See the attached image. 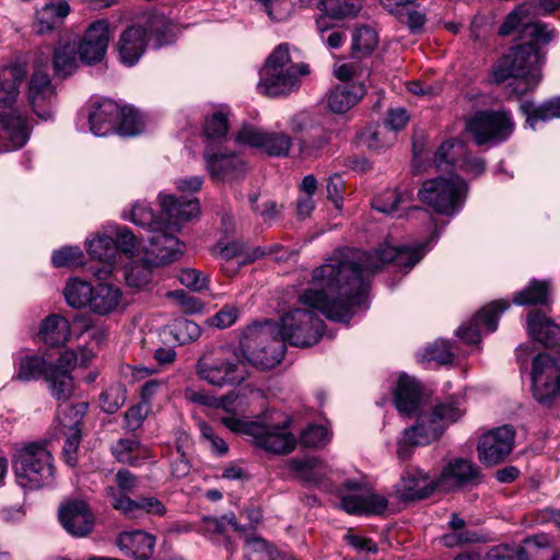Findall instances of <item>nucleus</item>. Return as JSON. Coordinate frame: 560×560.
I'll list each match as a JSON object with an SVG mask.
<instances>
[{"mask_svg":"<svg viewBox=\"0 0 560 560\" xmlns=\"http://www.w3.org/2000/svg\"><path fill=\"white\" fill-rule=\"evenodd\" d=\"M424 252V244L415 247L384 244L373 253L355 248L336 250L313 270L311 287L299 295L300 306L281 317L279 334L294 347L316 345L325 328L320 314L331 320L348 323L352 307L364 301L370 275L388 262L407 272L422 259Z\"/></svg>","mask_w":560,"mask_h":560,"instance_id":"f257e3e1","label":"nucleus"},{"mask_svg":"<svg viewBox=\"0 0 560 560\" xmlns=\"http://www.w3.org/2000/svg\"><path fill=\"white\" fill-rule=\"evenodd\" d=\"M285 340L279 334V325L273 320L248 326L240 341V353L245 364L250 363L261 369L278 365L283 357Z\"/></svg>","mask_w":560,"mask_h":560,"instance_id":"f03ea898","label":"nucleus"},{"mask_svg":"<svg viewBox=\"0 0 560 560\" xmlns=\"http://www.w3.org/2000/svg\"><path fill=\"white\" fill-rule=\"evenodd\" d=\"M310 67L306 63L293 65L285 44L279 45L267 58L259 71L258 91L267 96L288 95L300 86L301 75H307Z\"/></svg>","mask_w":560,"mask_h":560,"instance_id":"7ed1b4c3","label":"nucleus"},{"mask_svg":"<svg viewBox=\"0 0 560 560\" xmlns=\"http://www.w3.org/2000/svg\"><path fill=\"white\" fill-rule=\"evenodd\" d=\"M150 39L156 48L173 40L171 26L163 16L145 15L121 33L117 44L121 62L129 67L136 65Z\"/></svg>","mask_w":560,"mask_h":560,"instance_id":"20e7f679","label":"nucleus"},{"mask_svg":"<svg viewBox=\"0 0 560 560\" xmlns=\"http://www.w3.org/2000/svg\"><path fill=\"white\" fill-rule=\"evenodd\" d=\"M16 483L25 490H38L55 481V464L46 443L32 442L18 448L12 459Z\"/></svg>","mask_w":560,"mask_h":560,"instance_id":"39448f33","label":"nucleus"},{"mask_svg":"<svg viewBox=\"0 0 560 560\" xmlns=\"http://www.w3.org/2000/svg\"><path fill=\"white\" fill-rule=\"evenodd\" d=\"M538 44L541 42L525 40L524 44L512 47L500 59L493 71V80L497 83L510 78L522 80L525 86L520 90L521 94L534 90L541 80L540 69L544 63Z\"/></svg>","mask_w":560,"mask_h":560,"instance_id":"423d86ee","label":"nucleus"},{"mask_svg":"<svg viewBox=\"0 0 560 560\" xmlns=\"http://www.w3.org/2000/svg\"><path fill=\"white\" fill-rule=\"evenodd\" d=\"M198 377L211 386H237L248 377L245 358L240 350L218 348L205 353L196 363Z\"/></svg>","mask_w":560,"mask_h":560,"instance_id":"0eeeda50","label":"nucleus"},{"mask_svg":"<svg viewBox=\"0 0 560 560\" xmlns=\"http://www.w3.org/2000/svg\"><path fill=\"white\" fill-rule=\"evenodd\" d=\"M221 422L233 432L252 436L255 445L269 453L288 454L296 444L287 422L269 424L262 421H246L232 415L222 417Z\"/></svg>","mask_w":560,"mask_h":560,"instance_id":"6e6552de","label":"nucleus"},{"mask_svg":"<svg viewBox=\"0 0 560 560\" xmlns=\"http://www.w3.org/2000/svg\"><path fill=\"white\" fill-rule=\"evenodd\" d=\"M466 190V182L457 175L438 177L423 183L419 198L436 213L451 217L462 209Z\"/></svg>","mask_w":560,"mask_h":560,"instance_id":"1a4fd4ad","label":"nucleus"},{"mask_svg":"<svg viewBox=\"0 0 560 560\" xmlns=\"http://www.w3.org/2000/svg\"><path fill=\"white\" fill-rule=\"evenodd\" d=\"M514 127L512 115L505 109L479 110L467 121V130L477 145L506 141L512 136Z\"/></svg>","mask_w":560,"mask_h":560,"instance_id":"9d476101","label":"nucleus"},{"mask_svg":"<svg viewBox=\"0 0 560 560\" xmlns=\"http://www.w3.org/2000/svg\"><path fill=\"white\" fill-rule=\"evenodd\" d=\"M413 417H416L415 424L406 428L397 442L396 454L401 460L409 459L415 447L428 445L439 440L444 433L443 423L434 419L429 409L425 408Z\"/></svg>","mask_w":560,"mask_h":560,"instance_id":"9b49d317","label":"nucleus"},{"mask_svg":"<svg viewBox=\"0 0 560 560\" xmlns=\"http://www.w3.org/2000/svg\"><path fill=\"white\" fill-rule=\"evenodd\" d=\"M78 362V355L72 350H65L60 355L52 361L48 370L45 381L48 385L50 396L61 406L66 408V404L74 394L75 385L72 376ZM73 405H71L72 407ZM70 407V405H68Z\"/></svg>","mask_w":560,"mask_h":560,"instance_id":"f8f14e48","label":"nucleus"},{"mask_svg":"<svg viewBox=\"0 0 560 560\" xmlns=\"http://www.w3.org/2000/svg\"><path fill=\"white\" fill-rule=\"evenodd\" d=\"M532 392L534 398L541 402H549L560 388V366L556 359L541 352L533 358Z\"/></svg>","mask_w":560,"mask_h":560,"instance_id":"ddd939ff","label":"nucleus"},{"mask_svg":"<svg viewBox=\"0 0 560 560\" xmlns=\"http://www.w3.org/2000/svg\"><path fill=\"white\" fill-rule=\"evenodd\" d=\"M532 5L522 3L511 11L499 27L501 36L512 34L517 27H521V38L523 40L541 42L542 45L550 43L556 36L555 30H548V26L541 22H532Z\"/></svg>","mask_w":560,"mask_h":560,"instance_id":"4468645a","label":"nucleus"},{"mask_svg":"<svg viewBox=\"0 0 560 560\" xmlns=\"http://www.w3.org/2000/svg\"><path fill=\"white\" fill-rule=\"evenodd\" d=\"M483 480L480 468L470 460L454 458L447 463L436 478L438 490L453 492L479 486Z\"/></svg>","mask_w":560,"mask_h":560,"instance_id":"2eb2a0df","label":"nucleus"},{"mask_svg":"<svg viewBox=\"0 0 560 560\" xmlns=\"http://www.w3.org/2000/svg\"><path fill=\"white\" fill-rule=\"evenodd\" d=\"M509 307L510 303L505 300L487 304L471 318L468 325H463L457 329V336L467 343H479L483 332L490 334L497 330L501 314Z\"/></svg>","mask_w":560,"mask_h":560,"instance_id":"dca6fc26","label":"nucleus"},{"mask_svg":"<svg viewBox=\"0 0 560 560\" xmlns=\"http://www.w3.org/2000/svg\"><path fill=\"white\" fill-rule=\"evenodd\" d=\"M343 486L350 491L341 497V508L347 513L381 514L386 510L388 501L370 488L353 480H347Z\"/></svg>","mask_w":560,"mask_h":560,"instance_id":"f3484780","label":"nucleus"},{"mask_svg":"<svg viewBox=\"0 0 560 560\" xmlns=\"http://www.w3.org/2000/svg\"><path fill=\"white\" fill-rule=\"evenodd\" d=\"M515 432L512 427L503 425L485 434L478 444L479 459L487 465L503 462L514 447Z\"/></svg>","mask_w":560,"mask_h":560,"instance_id":"a211bd4d","label":"nucleus"},{"mask_svg":"<svg viewBox=\"0 0 560 560\" xmlns=\"http://www.w3.org/2000/svg\"><path fill=\"white\" fill-rule=\"evenodd\" d=\"M109 38V24L106 20L91 23L77 47L80 60L89 66L101 62L106 55Z\"/></svg>","mask_w":560,"mask_h":560,"instance_id":"6ab92c4d","label":"nucleus"},{"mask_svg":"<svg viewBox=\"0 0 560 560\" xmlns=\"http://www.w3.org/2000/svg\"><path fill=\"white\" fill-rule=\"evenodd\" d=\"M171 231L177 229L163 224L148 237L150 246L144 252L145 256L151 257L159 266L177 260L184 253L185 244Z\"/></svg>","mask_w":560,"mask_h":560,"instance_id":"aec40b11","label":"nucleus"},{"mask_svg":"<svg viewBox=\"0 0 560 560\" xmlns=\"http://www.w3.org/2000/svg\"><path fill=\"white\" fill-rule=\"evenodd\" d=\"M206 168L215 180H234L246 173V164L237 154H224L207 143L203 152Z\"/></svg>","mask_w":560,"mask_h":560,"instance_id":"412c9836","label":"nucleus"},{"mask_svg":"<svg viewBox=\"0 0 560 560\" xmlns=\"http://www.w3.org/2000/svg\"><path fill=\"white\" fill-rule=\"evenodd\" d=\"M105 493L113 509L129 518H138L143 513L163 515L166 512L164 504L155 497H142L132 500L128 495L119 493L113 487H106Z\"/></svg>","mask_w":560,"mask_h":560,"instance_id":"4be33fe9","label":"nucleus"},{"mask_svg":"<svg viewBox=\"0 0 560 560\" xmlns=\"http://www.w3.org/2000/svg\"><path fill=\"white\" fill-rule=\"evenodd\" d=\"M394 402L398 412L412 418L425 409L422 388L419 383L406 374H400L394 390Z\"/></svg>","mask_w":560,"mask_h":560,"instance_id":"5701e85b","label":"nucleus"},{"mask_svg":"<svg viewBox=\"0 0 560 560\" xmlns=\"http://www.w3.org/2000/svg\"><path fill=\"white\" fill-rule=\"evenodd\" d=\"M30 138L27 119L16 112L0 114V150L22 148Z\"/></svg>","mask_w":560,"mask_h":560,"instance_id":"b1692460","label":"nucleus"},{"mask_svg":"<svg viewBox=\"0 0 560 560\" xmlns=\"http://www.w3.org/2000/svg\"><path fill=\"white\" fill-rule=\"evenodd\" d=\"M317 9L323 14L316 19V27L319 33H324L335 26L334 21L357 16L362 9V2L361 0H319Z\"/></svg>","mask_w":560,"mask_h":560,"instance_id":"393cba45","label":"nucleus"},{"mask_svg":"<svg viewBox=\"0 0 560 560\" xmlns=\"http://www.w3.org/2000/svg\"><path fill=\"white\" fill-rule=\"evenodd\" d=\"M396 492L404 500L424 499L438 490L436 479L432 480L417 467L406 469L395 486Z\"/></svg>","mask_w":560,"mask_h":560,"instance_id":"a878e982","label":"nucleus"},{"mask_svg":"<svg viewBox=\"0 0 560 560\" xmlns=\"http://www.w3.org/2000/svg\"><path fill=\"white\" fill-rule=\"evenodd\" d=\"M63 528L72 536L83 537L92 532L94 516L84 501H72L59 511Z\"/></svg>","mask_w":560,"mask_h":560,"instance_id":"bb28decb","label":"nucleus"},{"mask_svg":"<svg viewBox=\"0 0 560 560\" xmlns=\"http://www.w3.org/2000/svg\"><path fill=\"white\" fill-rule=\"evenodd\" d=\"M54 97L55 91L49 75L42 70H36L30 81L28 98L34 113L39 118L47 120L52 117L50 104Z\"/></svg>","mask_w":560,"mask_h":560,"instance_id":"cd10ccee","label":"nucleus"},{"mask_svg":"<svg viewBox=\"0 0 560 560\" xmlns=\"http://www.w3.org/2000/svg\"><path fill=\"white\" fill-rule=\"evenodd\" d=\"M86 409L88 404L85 402H78L72 407H59V417H69V423H63V425L70 429V433L62 446V455L65 462L69 466H75L78 462L77 453L81 441V431L79 429V424L84 413L86 412Z\"/></svg>","mask_w":560,"mask_h":560,"instance_id":"c85d7f7f","label":"nucleus"},{"mask_svg":"<svg viewBox=\"0 0 560 560\" xmlns=\"http://www.w3.org/2000/svg\"><path fill=\"white\" fill-rule=\"evenodd\" d=\"M160 205L165 215L164 224L178 230L180 222L189 221L199 214L200 207L197 198H175L172 195H161Z\"/></svg>","mask_w":560,"mask_h":560,"instance_id":"c756f323","label":"nucleus"},{"mask_svg":"<svg viewBox=\"0 0 560 560\" xmlns=\"http://www.w3.org/2000/svg\"><path fill=\"white\" fill-rule=\"evenodd\" d=\"M119 114L120 106L109 98L94 102L89 115L91 131L97 137L115 132Z\"/></svg>","mask_w":560,"mask_h":560,"instance_id":"7c9ffc66","label":"nucleus"},{"mask_svg":"<svg viewBox=\"0 0 560 560\" xmlns=\"http://www.w3.org/2000/svg\"><path fill=\"white\" fill-rule=\"evenodd\" d=\"M119 549L138 560H148L154 550L155 538L142 530L124 532L117 537Z\"/></svg>","mask_w":560,"mask_h":560,"instance_id":"2f4dec72","label":"nucleus"},{"mask_svg":"<svg viewBox=\"0 0 560 560\" xmlns=\"http://www.w3.org/2000/svg\"><path fill=\"white\" fill-rule=\"evenodd\" d=\"M362 84L343 83L332 88L326 95V106L335 114H343L364 95Z\"/></svg>","mask_w":560,"mask_h":560,"instance_id":"473e14b6","label":"nucleus"},{"mask_svg":"<svg viewBox=\"0 0 560 560\" xmlns=\"http://www.w3.org/2000/svg\"><path fill=\"white\" fill-rule=\"evenodd\" d=\"M86 249L93 259L106 262L105 268L97 270L95 276L98 279H104L109 276L118 256L115 240L107 235H97L86 242Z\"/></svg>","mask_w":560,"mask_h":560,"instance_id":"72a5a7b5","label":"nucleus"},{"mask_svg":"<svg viewBox=\"0 0 560 560\" xmlns=\"http://www.w3.org/2000/svg\"><path fill=\"white\" fill-rule=\"evenodd\" d=\"M528 332L533 339L546 347L560 346V326L539 312L527 315Z\"/></svg>","mask_w":560,"mask_h":560,"instance_id":"f704fd0d","label":"nucleus"},{"mask_svg":"<svg viewBox=\"0 0 560 560\" xmlns=\"http://www.w3.org/2000/svg\"><path fill=\"white\" fill-rule=\"evenodd\" d=\"M52 361H47L44 357L38 354H24L15 360L14 380L21 382H32L46 377Z\"/></svg>","mask_w":560,"mask_h":560,"instance_id":"c9c22d12","label":"nucleus"},{"mask_svg":"<svg viewBox=\"0 0 560 560\" xmlns=\"http://www.w3.org/2000/svg\"><path fill=\"white\" fill-rule=\"evenodd\" d=\"M121 298L122 293L118 287L109 283H100L93 289L90 308L98 315L109 314L118 307Z\"/></svg>","mask_w":560,"mask_h":560,"instance_id":"e433bc0d","label":"nucleus"},{"mask_svg":"<svg viewBox=\"0 0 560 560\" xmlns=\"http://www.w3.org/2000/svg\"><path fill=\"white\" fill-rule=\"evenodd\" d=\"M71 334L68 319L61 315L46 317L39 329L40 339L49 346H60L67 342Z\"/></svg>","mask_w":560,"mask_h":560,"instance_id":"4c0bfd02","label":"nucleus"},{"mask_svg":"<svg viewBox=\"0 0 560 560\" xmlns=\"http://www.w3.org/2000/svg\"><path fill=\"white\" fill-rule=\"evenodd\" d=\"M158 266L151 257L145 256V253L142 257L133 258L126 267L127 284L138 289L147 287L152 280L153 268Z\"/></svg>","mask_w":560,"mask_h":560,"instance_id":"58836bf2","label":"nucleus"},{"mask_svg":"<svg viewBox=\"0 0 560 560\" xmlns=\"http://www.w3.org/2000/svg\"><path fill=\"white\" fill-rule=\"evenodd\" d=\"M70 12V7L66 1L58 3H47L36 12L35 28L39 34L49 32L58 27L62 19Z\"/></svg>","mask_w":560,"mask_h":560,"instance_id":"ea45409f","label":"nucleus"},{"mask_svg":"<svg viewBox=\"0 0 560 560\" xmlns=\"http://www.w3.org/2000/svg\"><path fill=\"white\" fill-rule=\"evenodd\" d=\"M517 548L521 560H542L544 553L555 548V539L547 533H539L524 539Z\"/></svg>","mask_w":560,"mask_h":560,"instance_id":"a19ab883","label":"nucleus"},{"mask_svg":"<svg viewBox=\"0 0 560 560\" xmlns=\"http://www.w3.org/2000/svg\"><path fill=\"white\" fill-rule=\"evenodd\" d=\"M287 466L296 477L311 483H318L326 475L325 465L315 457L306 459L292 458L288 462Z\"/></svg>","mask_w":560,"mask_h":560,"instance_id":"79ce46f5","label":"nucleus"},{"mask_svg":"<svg viewBox=\"0 0 560 560\" xmlns=\"http://www.w3.org/2000/svg\"><path fill=\"white\" fill-rule=\"evenodd\" d=\"M522 110L526 115V122L535 128L537 121H549L560 118V96L550 98L542 104L535 106L534 103H525Z\"/></svg>","mask_w":560,"mask_h":560,"instance_id":"37998d69","label":"nucleus"},{"mask_svg":"<svg viewBox=\"0 0 560 560\" xmlns=\"http://www.w3.org/2000/svg\"><path fill=\"white\" fill-rule=\"evenodd\" d=\"M112 453L115 458L131 466H138L147 457V451L138 440L120 439L112 445Z\"/></svg>","mask_w":560,"mask_h":560,"instance_id":"c03bdc74","label":"nucleus"},{"mask_svg":"<svg viewBox=\"0 0 560 560\" xmlns=\"http://www.w3.org/2000/svg\"><path fill=\"white\" fill-rule=\"evenodd\" d=\"M230 109L228 107H219L209 117L206 118L203 125V135L209 141L221 142L225 139L229 125Z\"/></svg>","mask_w":560,"mask_h":560,"instance_id":"a18cd8bd","label":"nucleus"},{"mask_svg":"<svg viewBox=\"0 0 560 560\" xmlns=\"http://www.w3.org/2000/svg\"><path fill=\"white\" fill-rule=\"evenodd\" d=\"M78 49L74 44L60 43L54 52V69L59 77L72 74L78 67Z\"/></svg>","mask_w":560,"mask_h":560,"instance_id":"49530a36","label":"nucleus"},{"mask_svg":"<svg viewBox=\"0 0 560 560\" xmlns=\"http://www.w3.org/2000/svg\"><path fill=\"white\" fill-rule=\"evenodd\" d=\"M332 131L320 126H315L310 136L300 140V154L303 158L317 156L330 142Z\"/></svg>","mask_w":560,"mask_h":560,"instance_id":"de8ad7c7","label":"nucleus"},{"mask_svg":"<svg viewBox=\"0 0 560 560\" xmlns=\"http://www.w3.org/2000/svg\"><path fill=\"white\" fill-rule=\"evenodd\" d=\"M93 289L90 282L74 278L67 283L63 295L69 306L82 308L90 306Z\"/></svg>","mask_w":560,"mask_h":560,"instance_id":"09e8293b","label":"nucleus"},{"mask_svg":"<svg viewBox=\"0 0 560 560\" xmlns=\"http://www.w3.org/2000/svg\"><path fill=\"white\" fill-rule=\"evenodd\" d=\"M22 81L16 69L1 71L0 75V107L11 108L19 95V85Z\"/></svg>","mask_w":560,"mask_h":560,"instance_id":"8fccbe9b","label":"nucleus"},{"mask_svg":"<svg viewBox=\"0 0 560 560\" xmlns=\"http://www.w3.org/2000/svg\"><path fill=\"white\" fill-rule=\"evenodd\" d=\"M549 285L545 281L533 280L525 289L517 292L513 302L517 305L547 304Z\"/></svg>","mask_w":560,"mask_h":560,"instance_id":"3c124183","label":"nucleus"},{"mask_svg":"<svg viewBox=\"0 0 560 560\" xmlns=\"http://www.w3.org/2000/svg\"><path fill=\"white\" fill-rule=\"evenodd\" d=\"M143 128L140 114L132 107H120L119 119L115 132L120 136L130 137L141 132Z\"/></svg>","mask_w":560,"mask_h":560,"instance_id":"603ef678","label":"nucleus"},{"mask_svg":"<svg viewBox=\"0 0 560 560\" xmlns=\"http://www.w3.org/2000/svg\"><path fill=\"white\" fill-rule=\"evenodd\" d=\"M409 199V192L388 189L372 199V207L382 213L392 214L398 209L400 203H404Z\"/></svg>","mask_w":560,"mask_h":560,"instance_id":"864d4df0","label":"nucleus"},{"mask_svg":"<svg viewBox=\"0 0 560 560\" xmlns=\"http://www.w3.org/2000/svg\"><path fill=\"white\" fill-rule=\"evenodd\" d=\"M130 221L136 225L147 229L151 234L164 222L158 220L150 207L142 202H136L130 211Z\"/></svg>","mask_w":560,"mask_h":560,"instance_id":"5fc2aeb1","label":"nucleus"},{"mask_svg":"<svg viewBox=\"0 0 560 560\" xmlns=\"http://www.w3.org/2000/svg\"><path fill=\"white\" fill-rule=\"evenodd\" d=\"M429 410L433 418L440 423H443L444 427L447 423L457 421L464 413L458 399H450L444 402H439Z\"/></svg>","mask_w":560,"mask_h":560,"instance_id":"6e6d98bb","label":"nucleus"},{"mask_svg":"<svg viewBox=\"0 0 560 560\" xmlns=\"http://www.w3.org/2000/svg\"><path fill=\"white\" fill-rule=\"evenodd\" d=\"M378 43L377 33L370 26L355 28L352 35V48L354 51L370 54Z\"/></svg>","mask_w":560,"mask_h":560,"instance_id":"4d7b16f0","label":"nucleus"},{"mask_svg":"<svg viewBox=\"0 0 560 560\" xmlns=\"http://www.w3.org/2000/svg\"><path fill=\"white\" fill-rule=\"evenodd\" d=\"M331 433L322 424H311L301 434V444L306 447H323L330 441Z\"/></svg>","mask_w":560,"mask_h":560,"instance_id":"13d9d810","label":"nucleus"},{"mask_svg":"<svg viewBox=\"0 0 560 560\" xmlns=\"http://www.w3.org/2000/svg\"><path fill=\"white\" fill-rule=\"evenodd\" d=\"M125 389L120 385L110 386L100 396V405L104 412L115 413L125 404Z\"/></svg>","mask_w":560,"mask_h":560,"instance_id":"bf43d9fd","label":"nucleus"},{"mask_svg":"<svg viewBox=\"0 0 560 560\" xmlns=\"http://www.w3.org/2000/svg\"><path fill=\"white\" fill-rule=\"evenodd\" d=\"M173 334L180 345H185L197 340L201 335V329L195 322L179 318L173 324Z\"/></svg>","mask_w":560,"mask_h":560,"instance_id":"052dcab7","label":"nucleus"},{"mask_svg":"<svg viewBox=\"0 0 560 560\" xmlns=\"http://www.w3.org/2000/svg\"><path fill=\"white\" fill-rule=\"evenodd\" d=\"M291 144V137L287 133L269 132L262 150L271 156H287Z\"/></svg>","mask_w":560,"mask_h":560,"instance_id":"680f3d73","label":"nucleus"},{"mask_svg":"<svg viewBox=\"0 0 560 560\" xmlns=\"http://www.w3.org/2000/svg\"><path fill=\"white\" fill-rule=\"evenodd\" d=\"M178 280L183 285L194 291L208 289L210 283L209 275L194 268L182 269L178 275Z\"/></svg>","mask_w":560,"mask_h":560,"instance_id":"e2e57ef3","label":"nucleus"},{"mask_svg":"<svg viewBox=\"0 0 560 560\" xmlns=\"http://www.w3.org/2000/svg\"><path fill=\"white\" fill-rule=\"evenodd\" d=\"M424 358L428 361H435L440 364L451 363L454 359V354L451 350V346L446 340H436L430 347L425 349Z\"/></svg>","mask_w":560,"mask_h":560,"instance_id":"0e129e2a","label":"nucleus"},{"mask_svg":"<svg viewBox=\"0 0 560 560\" xmlns=\"http://www.w3.org/2000/svg\"><path fill=\"white\" fill-rule=\"evenodd\" d=\"M268 135L269 132H264L262 130L256 127L244 126L237 132L236 141L240 143L250 145L253 148L264 149Z\"/></svg>","mask_w":560,"mask_h":560,"instance_id":"69168bd1","label":"nucleus"},{"mask_svg":"<svg viewBox=\"0 0 560 560\" xmlns=\"http://www.w3.org/2000/svg\"><path fill=\"white\" fill-rule=\"evenodd\" d=\"M81 257L82 252L79 247H63L52 253L51 261L57 268L70 267L78 265Z\"/></svg>","mask_w":560,"mask_h":560,"instance_id":"338daca9","label":"nucleus"},{"mask_svg":"<svg viewBox=\"0 0 560 560\" xmlns=\"http://www.w3.org/2000/svg\"><path fill=\"white\" fill-rule=\"evenodd\" d=\"M517 545H499L492 547L485 560H521Z\"/></svg>","mask_w":560,"mask_h":560,"instance_id":"774afa93","label":"nucleus"}]
</instances>
